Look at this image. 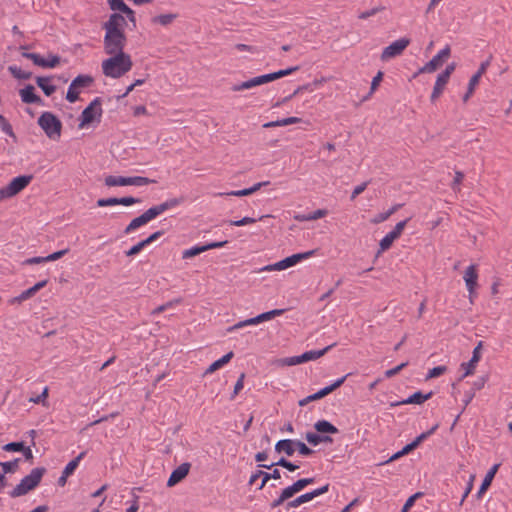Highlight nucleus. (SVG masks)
Returning a JSON list of instances; mask_svg holds the SVG:
<instances>
[{
	"instance_id": "58",
	"label": "nucleus",
	"mask_w": 512,
	"mask_h": 512,
	"mask_svg": "<svg viewBox=\"0 0 512 512\" xmlns=\"http://www.w3.org/2000/svg\"><path fill=\"white\" fill-rule=\"evenodd\" d=\"M407 365H408V362H403V363L399 364L398 366H396V367H394L392 369L387 370L385 372V376L387 378H391V377L395 376L396 374H398Z\"/></svg>"
},
{
	"instance_id": "57",
	"label": "nucleus",
	"mask_w": 512,
	"mask_h": 512,
	"mask_svg": "<svg viewBox=\"0 0 512 512\" xmlns=\"http://www.w3.org/2000/svg\"><path fill=\"white\" fill-rule=\"evenodd\" d=\"M383 10H384V7H382V6L375 7V8H372L370 10H367V11H364V12L360 13L358 17L360 19L365 20V19H367V18H369L371 16L376 15L378 12L383 11Z\"/></svg>"
},
{
	"instance_id": "62",
	"label": "nucleus",
	"mask_w": 512,
	"mask_h": 512,
	"mask_svg": "<svg viewBox=\"0 0 512 512\" xmlns=\"http://www.w3.org/2000/svg\"><path fill=\"white\" fill-rule=\"evenodd\" d=\"M47 397H48V387H45L43 392L40 395H38L34 398H30L29 401L34 402L36 404H39V403L44 404Z\"/></svg>"
},
{
	"instance_id": "56",
	"label": "nucleus",
	"mask_w": 512,
	"mask_h": 512,
	"mask_svg": "<svg viewBox=\"0 0 512 512\" xmlns=\"http://www.w3.org/2000/svg\"><path fill=\"white\" fill-rule=\"evenodd\" d=\"M144 247H146V245L142 240L138 242L136 245L132 246L128 251L125 252V254L128 257L134 256L138 254Z\"/></svg>"
},
{
	"instance_id": "23",
	"label": "nucleus",
	"mask_w": 512,
	"mask_h": 512,
	"mask_svg": "<svg viewBox=\"0 0 512 512\" xmlns=\"http://www.w3.org/2000/svg\"><path fill=\"white\" fill-rule=\"evenodd\" d=\"M48 283V279H45V280H42L38 283H36L34 286L30 287L29 289L23 291L17 298L16 300L18 302H22L24 300H27L29 299L30 297H32L33 295H35L40 289H42L43 287H45Z\"/></svg>"
},
{
	"instance_id": "47",
	"label": "nucleus",
	"mask_w": 512,
	"mask_h": 512,
	"mask_svg": "<svg viewBox=\"0 0 512 512\" xmlns=\"http://www.w3.org/2000/svg\"><path fill=\"white\" fill-rule=\"evenodd\" d=\"M446 371H447L446 366H443V365L436 366L429 370L428 374L426 375V380L439 377V376L443 375Z\"/></svg>"
},
{
	"instance_id": "24",
	"label": "nucleus",
	"mask_w": 512,
	"mask_h": 512,
	"mask_svg": "<svg viewBox=\"0 0 512 512\" xmlns=\"http://www.w3.org/2000/svg\"><path fill=\"white\" fill-rule=\"evenodd\" d=\"M295 265V259L293 258V255L288 256L274 264L267 265L263 268V270L266 271H273V270H284L291 266Z\"/></svg>"
},
{
	"instance_id": "20",
	"label": "nucleus",
	"mask_w": 512,
	"mask_h": 512,
	"mask_svg": "<svg viewBox=\"0 0 512 512\" xmlns=\"http://www.w3.org/2000/svg\"><path fill=\"white\" fill-rule=\"evenodd\" d=\"M500 463H497V464H494L490 469L489 471L486 473L483 481H482V484L477 492V498L480 499L482 494L485 493V491L489 488V486L491 485L494 477H495V474L497 473L499 467H500Z\"/></svg>"
},
{
	"instance_id": "38",
	"label": "nucleus",
	"mask_w": 512,
	"mask_h": 512,
	"mask_svg": "<svg viewBox=\"0 0 512 512\" xmlns=\"http://www.w3.org/2000/svg\"><path fill=\"white\" fill-rule=\"evenodd\" d=\"M278 365L280 366H294L298 364L304 363L302 354L299 356H292V357H286L279 359L277 361Z\"/></svg>"
},
{
	"instance_id": "11",
	"label": "nucleus",
	"mask_w": 512,
	"mask_h": 512,
	"mask_svg": "<svg viewBox=\"0 0 512 512\" xmlns=\"http://www.w3.org/2000/svg\"><path fill=\"white\" fill-rule=\"evenodd\" d=\"M349 375L350 374L344 375L343 377L337 379L331 385L326 386V387L320 389L318 392L311 394V395L305 397L304 399L300 400L299 406H305L312 401L319 400V399L327 396L328 394L332 393L333 391H335L337 388H339L345 382V380L347 379V377Z\"/></svg>"
},
{
	"instance_id": "25",
	"label": "nucleus",
	"mask_w": 512,
	"mask_h": 512,
	"mask_svg": "<svg viewBox=\"0 0 512 512\" xmlns=\"http://www.w3.org/2000/svg\"><path fill=\"white\" fill-rule=\"evenodd\" d=\"M51 77H36V83L46 96H51L56 91V86L50 84Z\"/></svg>"
},
{
	"instance_id": "54",
	"label": "nucleus",
	"mask_w": 512,
	"mask_h": 512,
	"mask_svg": "<svg viewBox=\"0 0 512 512\" xmlns=\"http://www.w3.org/2000/svg\"><path fill=\"white\" fill-rule=\"evenodd\" d=\"M305 439L309 444L313 446H316L321 443V435L313 432H307L305 435Z\"/></svg>"
},
{
	"instance_id": "44",
	"label": "nucleus",
	"mask_w": 512,
	"mask_h": 512,
	"mask_svg": "<svg viewBox=\"0 0 512 512\" xmlns=\"http://www.w3.org/2000/svg\"><path fill=\"white\" fill-rule=\"evenodd\" d=\"M479 80H480V78H478V75H473L470 78L467 92L463 96L464 102H466L471 97V95L473 94V92L475 90L476 85L479 83Z\"/></svg>"
},
{
	"instance_id": "59",
	"label": "nucleus",
	"mask_w": 512,
	"mask_h": 512,
	"mask_svg": "<svg viewBox=\"0 0 512 512\" xmlns=\"http://www.w3.org/2000/svg\"><path fill=\"white\" fill-rule=\"evenodd\" d=\"M455 68H456V64L450 63L446 66L445 70L442 71L439 75L442 78H445L446 80L449 81V78H450L451 74L454 72Z\"/></svg>"
},
{
	"instance_id": "40",
	"label": "nucleus",
	"mask_w": 512,
	"mask_h": 512,
	"mask_svg": "<svg viewBox=\"0 0 512 512\" xmlns=\"http://www.w3.org/2000/svg\"><path fill=\"white\" fill-rule=\"evenodd\" d=\"M203 252H205L204 245H202V246H194V247H191L189 249L184 250L183 253H182V258L183 259H189V258L197 256V255H199V254H201Z\"/></svg>"
},
{
	"instance_id": "22",
	"label": "nucleus",
	"mask_w": 512,
	"mask_h": 512,
	"mask_svg": "<svg viewBox=\"0 0 512 512\" xmlns=\"http://www.w3.org/2000/svg\"><path fill=\"white\" fill-rule=\"evenodd\" d=\"M275 451L278 453H285L287 456H292L295 452L294 440L283 439L275 444Z\"/></svg>"
},
{
	"instance_id": "21",
	"label": "nucleus",
	"mask_w": 512,
	"mask_h": 512,
	"mask_svg": "<svg viewBox=\"0 0 512 512\" xmlns=\"http://www.w3.org/2000/svg\"><path fill=\"white\" fill-rule=\"evenodd\" d=\"M433 395V392L430 391L427 394H423L421 391H417L409 396L407 399L397 402L395 405H405V404H422L426 400L430 399Z\"/></svg>"
},
{
	"instance_id": "4",
	"label": "nucleus",
	"mask_w": 512,
	"mask_h": 512,
	"mask_svg": "<svg viewBox=\"0 0 512 512\" xmlns=\"http://www.w3.org/2000/svg\"><path fill=\"white\" fill-rule=\"evenodd\" d=\"M46 473L44 467H36L31 472L21 479L20 483L9 493L11 498H17L26 495L31 490L35 489L42 480L43 475Z\"/></svg>"
},
{
	"instance_id": "2",
	"label": "nucleus",
	"mask_w": 512,
	"mask_h": 512,
	"mask_svg": "<svg viewBox=\"0 0 512 512\" xmlns=\"http://www.w3.org/2000/svg\"><path fill=\"white\" fill-rule=\"evenodd\" d=\"M133 62L129 54L125 52L113 54L112 57L102 62L103 74L110 78H120L131 70Z\"/></svg>"
},
{
	"instance_id": "39",
	"label": "nucleus",
	"mask_w": 512,
	"mask_h": 512,
	"mask_svg": "<svg viewBox=\"0 0 512 512\" xmlns=\"http://www.w3.org/2000/svg\"><path fill=\"white\" fill-rule=\"evenodd\" d=\"M22 56L26 59L31 60L35 65L45 68L46 59L41 57L39 54L32 52H23Z\"/></svg>"
},
{
	"instance_id": "26",
	"label": "nucleus",
	"mask_w": 512,
	"mask_h": 512,
	"mask_svg": "<svg viewBox=\"0 0 512 512\" xmlns=\"http://www.w3.org/2000/svg\"><path fill=\"white\" fill-rule=\"evenodd\" d=\"M234 356V353L232 351L228 352L224 356H222L220 359L214 361L204 372V375L211 374L215 372L216 370L220 369L222 366L227 364Z\"/></svg>"
},
{
	"instance_id": "41",
	"label": "nucleus",
	"mask_w": 512,
	"mask_h": 512,
	"mask_svg": "<svg viewBox=\"0 0 512 512\" xmlns=\"http://www.w3.org/2000/svg\"><path fill=\"white\" fill-rule=\"evenodd\" d=\"M19 461H20V459L16 458L13 461L0 462V465L4 472L3 474L14 473L18 469Z\"/></svg>"
},
{
	"instance_id": "64",
	"label": "nucleus",
	"mask_w": 512,
	"mask_h": 512,
	"mask_svg": "<svg viewBox=\"0 0 512 512\" xmlns=\"http://www.w3.org/2000/svg\"><path fill=\"white\" fill-rule=\"evenodd\" d=\"M163 234H164V231H162V230L156 231L153 234H151L149 237L144 239L143 242L147 246V245L151 244L152 242H154L155 240H157L158 238H160Z\"/></svg>"
},
{
	"instance_id": "35",
	"label": "nucleus",
	"mask_w": 512,
	"mask_h": 512,
	"mask_svg": "<svg viewBox=\"0 0 512 512\" xmlns=\"http://www.w3.org/2000/svg\"><path fill=\"white\" fill-rule=\"evenodd\" d=\"M86 452H81L76 458L71 460L62 471L65 476H70L74 473L75 469L78 467L80 460L85 456Z\"/></svg>"
},
{
	"instance_id": "17",
	"label": "nucleus",
	"mask_w": 512,
	"mask_h": 512,
	"mask_svg": "<svg viewBox=\"0 0 512 512\" xmlns=\"http://www.w3.org/2000/svg\"><path fill=\"white\" fill-rule=\"evenodd\" d=\"M190 468L191 464L189 462H185L174 469L167 481V486L173 487L181 482L188 475Z\"/></svg>"
},
{
	"instance_id": "52",
	"label": "nucleus",
	"mask_w": 512,
	"mask_h": 512,
	"mask_svg": "<svg viewBox=\"0 0 512 512\" xmlns=\"http://www.w3.org/2000/svg\"><path fill=\"white\" fill-rule=\"evenodd\" d=\"M109 5L112 10L128 11V6L123 0H109Z\"/></svg>"
},
{
	"instance_id": "53",
	"label": "nucleus",
	"mask_w": 512,
	"mask_h": 512,
	"mask_svg": "<svg viewBox=\"0 0 512 512\" xmlns=\"http://www.w3.org/2000/svg\"><path fill=\"white\" fill-rule=\"evenodd\" d=\"M256 221L257 220L252 217H243L240 220H230L228 223L233 226H244V225H248V224H253Z\"/></svg>"
},
{
	"instance_id": "63",
	"label": "nucleus",
	"mask_w": 512,
	"mask_h": 512,
	"mask_svg": "<svg viewBox=\"0 0 512 512\" xmlns=\"http://www.w3.org/2000/svg\"><path fill=\"white\" fill-rule=\"evenodd\" d=\"M50 59L46 60L45 68H54L60 63V57L57 55H50Z\"/></svg>"
},
{
	"instance_id": "31",
	"label": "nucleus",
	"mask_w": 512,
	"mask_h": 512,
	"mask_svg": "<svg viewBox=\"0 0 512 512\" xmlns=\"http://www.w3.org/2000/svg\"><path fill=\"white\" fill-rule=\"evenodd\" d=\"M314 483V478H301L295 481L292 485L288 486L287 488L291 492V494L294 496L296 493L303 490L306 486Z\"/></svg>"
},
{
	"instance_id": "28",
	"label": "nucleus",
	"mask_w": 512,
	"mask_h": 512,
	"mask_svg": "<svg viewBox=\"0 0 512 512\" xmlns=\"http://www.w3.org/2000/svg\"><path fill=\"white\" fill-rule=\"evenodd\" d=\"M314 428L319 433L336 434L339 432L338 428L327 420H319L314 424Z\"/></svg>"
},
{
	"instance_id": "30",
	"label": "nucleus",
	"mask_w": 512,
	"mask_h": 512,
	"mask_svg": "<svg viewBox=\"0 0 512 512\" xmlns=\"http://www.w3.org/2000/svg\"><path fill=\"white\" fill-rule=\"evenodd\" d=\"M273 466H281L283 468H286L288 471H295L299 468L298 465L292 463L291 461L287 460L284 457H281L277 462L271 463V464H261L260 467L271 469Z\"/></svg>"
},
{
	"instance_id": "33",
	"label": "nucleus",
	"mask_w": 512,
	"mask_h": 512,
	"mask_svg": "<svg viewBox=\"0 0 512 512\" xmlns=\"http://www.w3.org/2000/svg\"><path fill=\"white\" fill-rule=\"evenodd\" d=\"M177 14L174 13H168V14H161L153 17L151 19L152 23L154 24H160L162 26H168L170 25L176 18Z\"/></svg>"
},
{
	"instance_id": "10",
	"label": "nucleus",
	"mask_w": 512,
	"mask_h": 512,
	"mask_svg": "<svg viewBox=\"0 0 512 512\" xmlns=\"http://www.w3.org/2000/svg\"><path fill=\"white\" fill-rule=\"evenodd\" d=\"M410 39L408 38H400L394 42H392L389 46L385 47L381 53V60L388 61L392 58L400 56L404 50L409 46Z\"/></svg>"
},
{
	"instance_id": "32",
	"label": "nucleus",
	"mask_w": 512,
	"mask_h": 512,
	"mask_svg": "<svg viewBox=\"0 0 512 512\" xmlns=\"http://www.w3.org/2000/svg\"><path fill=\"white\" fill-rule=\"evenodd\" d=\"M448 83V80L445 78H442L440 75L437 76L432 94H431V101L434 102L439 96L442 94L444 87Z\"/></svg>"
},
{
	"instance_id": "50",
	"label": "nucleus",
	"mask_w": 512,
	"mask_h": 512,
	"mask_svg": "<svg viewBox=\"0 0 512 512\" xmlns=\"http://www.w3.org/2000/svg\"><path fill=\"white\" fill-rule=\"evenodd\" d=\"M383 76H384V73L382 71H378V73L373 77L372 82H371L370 92H369L368 96L365 97V99H368V97L374 93V91L377 89L380 82L382 81Z\"/></svg>"
},
{
	"instance_id": "13",
	"label": "nucleus",
	"mask_w": 512,
	"mask_h": 512,
	"mask_svg": "<svg viewBox=\"0 0 512 512\" xmlns=\"http://www.w3.org/2000/svg\"><path fill=\"white\" fill-rule=\"evenodd\" d=\"M451 49L447 45L445 48L440 50L429 62L421 67L418 73H432L436 71L445 60L450 57Z\"/></svg>"
},
{
	"instance_id": "46",
	"label": "nucleus",
	"mask_w": 512,
	"mask_h": 512,
	"mask_svg": "<svg viewBox=\"0 0 512 512\" xmlns=\"http://www.w3.org/2000/svg\"><path fill=\"white\" fill-rule=\"evenodd\" d=\"M438 428V425L436 424L433 426L430 430L421 433L419 436H417L412 442L417 448L424 440H426L430 435H432Z\"/></svg>"
},
{
	"instance_id": "43",
	"label": "nucleus",
	"mask_w": 512,
	"mask_h": 512,
	"mask_svg": "<svg viewBox=\"0 0 512 512\" xmlns=\"http://www.w3.org/2000/svg\"><path fill=\"white\" fill-rule=\"evenodd\" d=\"M295 450L297 449L299 454L302 456H310L314 453V450L309 448L304 442L300 440H294Z\"/></svg>"
},
{
	"instance_id": "14",
	"label": "nucleus",
	"mask_w": 512,
	"mask_h": 512,
	"mask_svg": "<svg viewBox=\"0 0 512 512\" xmlns=\"http://www.w3.org/2000/svg\"><path fill=\"white\" fill-rule=\"evenodd\" d=\"M329 486L330 485L327 483L320 488H317L311 492H307L305 494L300 495L299 497L295 498L294 500L287 502L286 509L289 510L290 508H296V507L300 506L301 504L306 503V502L314 499L315 497H318V496L328 492Z\"/></svg>"
},
{
	"instance_id": "1",
	"label": "nucleus",
	"mask_w": 512,
	"mask_h": 512,
	"mask_svg": "<svg viewBox=\"0 0 512 512\" xmlns=\"http://www.w3.org/2000/svg\"><path fill=\"white\" fill-rule=\"evenodd\" d=\"M125 25L126 20L119 13L111 14L109 20L104 23L103 28L106 32L104 36V49L107 54L113 55L124 52L126 44Z\"/></svg>"
},
{
	"instance_id": "7",
	"label": "nucleus",
	"mask_w": 512,
	"mask_h": 512,
	"mask_svg": "<svg viewBox=\"0 0 512 512\" xmlns=\"http://www.w3.org/2000/svg\"><path fill=\"white\" fill-rule=\"evenodd\" d=\"M104 183L108 187L114 186H144L152 183H156V180L150 179L143 176H133V177H124V176H113L109 175L105 178Z\"/></svg>"
},
{
	"instance_id": "3",
	"label": "nucleus",
	"mask_w": 512,
	"mask_h": 512,
	"mask_svg": "<svg viewBox=\"0 0 512 512\" xmlns=\"http://www.w3.org/2000/svg\"><path fill=\"white\" fill-rule=\"evenodd\" d=\"M298 70H299V66H294V67H289L287 69L279 70V71H276L273 73L260 75V76L254 77L252 79H249L247 81H244L240 84H236V85L232 86L231 89H232V91H235V92L246 90V89H251L253 87H256V86H259L262 84H266L268 82H271V81L277 80L279 78H282L284 76L290 75L293 72L298 71Z\"/></svg>"
},
{
	"instance_id": "6",
	"label": "nucleus",
	"mask_w": 512,
	"mask_h": 512,
	"mask_svg": "<svg viewBox=\"0 0 512 512\" xmlns=\"http://www.w3.org/2000/svg\"><path fill=\"white\" fill-rule=\"evenodd\" d=\"M33 175H20L11 180V182L0 189V202L3 199L13 197L24 190L32 181Z\"/></svg>"
},
{
	"instance_id": "55",
	"label": "nucleus",
	"mask_w": 512,
	"mask_h": 512,
	"mask_svg": "<svg viewBox=\"0 0 512 512\" xmlns=\"http://www.w3.org/2000/svg\"><path fill=\"white\" fill-rule=\"evenodd\" d=\"M244 379H245V374L241 373V375L239 376L237 382L235 383L234 390H233V393L231 395V399H234V397L243 389Z\"/></svg>"
},
{
	"instance_id": "34",
	"label": "nucleus",
	"mask_w": 512,
	"mask_h": 512,
	"mask_svg": "<svg viewBox=\"0 0 512 512\" xmlns=\"http://www.w3.org/2000/svg\"><path fill=\"white\" fill-rule=\"evenodd\" d=\"M148 219L146 218V216L143 214H141L140 216L134 218L125 228L124 232L126 234L130 233L131 231L139 228L140 226L148 223Z\"/></svg>"
},
{
	"instance_id": "29",
	"label": "nucleus",
	"mask_w": 512,
	"mask_h": 512,
	"mask_svg": "<svg viewBox=\"0 0 512 512\" xmlns=\"http://www.w3.org/2000/svg\"><path fill=\"white\" fill-rule=\"evenodd\" d=\"M268 184H269V181L259 182V183H256L255 185H253L250 188H246V189H242V190H236V191H231V192L227 193L226 195L237 196V197L248 196V195H251L252 193L258 191L262 186H266Z\"/></svg>"
},
{
	"instance_id": "19",
	"label": "nucleus",
	"mask_w": 512,
	"mask_h": 512,
	"mask_svg": "<svg viewBox=\"0 0 512 512\" xmlns=\"http://www.w3.org/2000/svg\"><path fill=\"white\" fill-rule=\"evenodd\" d=\"M35 88L31 84L26 85L19 91L21 100L26 104H43L42 99L35 94Z\"/></svg>"
},
{
	"instance_id": "27",
	"label": "nucleus",
	"mask_w": 512,
	"mask_h": 512,
	"mask_svg": "<svg viewBox=\"0 0 512 512\" xmlns=\"http://www.w3.org/2000/svg\"><path fill=\"white\" fill-rule=\"evenodd\" d=\"M336 343H333L331 345H328L327 347L321 349V350H311L306 351L302 354L304 362H308L311 360H316L322 356H324L332 347H334Z\"/></svg>"
},
{
	"instance_id": "45",
	"label": "nucleus",
	"mask_w": 512,
	"mask_h": 512,
	"mask_svg": "<svg viewBox=\"0 0 512 512\" xmlns=\"http://www.w3.org/2000/svg\"><path fill=\"white\" fill-rule=\"evenodd\" d=\"M438 428V425L436 424L433 426L430 430L421 433L419 436H417L412 442L417 448L424 440H426L430 435H432Z\"/></svg>"
},
{
	"instance_id": "18",
	"label": "nucleus",
	"mask_w": 512,
	"mask_h": 512,
	"mask_svg": "<svg viewBox=\"0 0 512 512\" xmlns=\"http://www.w3.org/2000/svg\"><path fill=\"white\" fill-rule=\"evenodd\" d=\"M464 281L469 294H474L477 287L478 273L476 265L472 264L467 267L464 273Z\"/></svg>"
},
{
	"instance_id": "36",
	"label": "nucleus",
	"mask_w": 512,
	"mask_h": 512,
	"mask_svg": "<svg viewBox=\"0 0 512 512\" xmlns=\"http://www.w3.org/2000/svg\"><path fill=\"white\" fill-rule=\"evenodd\" d=\"M8 69H9L10 73L12 74V76L16 79L28 80L32 77V72L24 71L17 66H9Z\"/></svg>"
},
{
	"instance_id": "37",
	"label": "nucleus",
	"mask_w": 512,
	"mask_h": 512,
	"mask_svg": "<svg viewBox=\"0 0 512 512\" xmlns=\"http://www.w3.org/2000/svg\"><path fill=\"white\" fill-rule=\"evenodd\" d=\"M293 495L291 494V492L289 491V489L286 487L282 490L280 496L273 500L271 503H270V507L271 509H275L277 507H279L280 505H282L285 501H287L288 499L292 498Z\"/></svg>"
},
{
	"instance_id": "61",
	"label": "nucleus",
	"mask_w": 512,
	"mask_h": 512,
	"mask_svg": "<svg viewBox=\"0 0 512 512\" xmlns=\"http://www.w3.org/2000/svg\"><path fill=\"white\" fill-rule=\"evenodd\" d=\"M368 185V182H363L361 183L360 185L356 186L354 188V190L352 191V194L350 196V199L351 200H354L358 195H360L361 193L364 192V190L366 189Z\"/></svg>"
},
{
	"instance_id": "5",
	"label": "nucleus",
	"mask_w": 512,
	"mask_h": 512,
	"mask_svg": "<svg viewBox=\"0 0 512 512\" xmlns=\"http://www.w3.org/2000/svg\"><path fill=\"white\" fill-rule=\"evenodd\" d=\"M38 125L50 139L58 138L61 135L62 123L51 112H43L38 118Z\"/></svg>"
},
{
	"instance_id": "48",
	"label": "nucleus",
	"mask_w": 512,
	"mask_h": 512,
	"mask_svg": "<svg viewBox=\"0 0 512 512\" xmlns=\"http://www.w3.org/2000/svg\"><path fill=\"white\" fill-rule=\"evenodd\" d=\"M256 324H259V321H257V316L236 323L235 325L229 327L228 331L231 332V331H234L236 329L242 328V327L247 326V325H256Z\"/></svg>"
},
{
	"instance_id": "8",
	"label": "nucleus",
	"mask_w": 512,
	"mask_h": 512,
	"mask_svg": "<svg viewBox=\"0 0 512 512\" xmlns=\"http://www.w3.org/2000/svg\"><path fill=\"white\" fill-rule=\"evenodd\" d=\"M94 83V78L91 75L80 74L75 77L66 94V100L74 103L79 99V94L82 89L90 87Z\"/></svg>"
},
{
	"instance_id": "16",
	"label": "nucleus",
	"mask_w": 512,
	"mask_h": 512,
	"mask_svg": "<svg viewBox=\"0 0 512 512\" xmlns=\"http://www.w3.org/2000/svg\"><path fill=\"white\" fill-rule=\"evenodd\" d=\"M482 347H483V342L482 341L478 342L476 347L473 349L472 357L469 360V362H464L461 364V367L465 370V373L461 376L460 380L465 378L466 376L474 373L476 364L481 359Z\"/></svg>"
},
{
	"instance_id": "49",
	"label": "nucleus",
	"mask_w": 512,
	"mask_h": 512,
	"mask_svg": "<svg viewBox=\"0 0 512 512\" xmlns=\"http://www.w3.org/2000/svg\"><path fill=\"white\" fill-rule=\"evenodd\" d=\"M183 202V198H171L159 204L163 211L174 208Z\"/></svg>"
},
{
	"instance_id": "15",
	"label": "nucleus",
	"mask_w": 512,
	"mask_h": 512,
	"mask_svg": "<svg viewBox=\"0 0 512 512\" xmlns=\"http://www.w3.org/2000/svg\"><path fill=\"white\" fill-rule=\"evenodd\" d=\"M141 199L134 198L132 196L127 197H111V198H101L97 200L98 207H107V206H115V205H123V206H131L137 203H140Z\"/></svg>"
},
{
	"instance_id": "42",
	"label": "nucleus",
	"mask_w": 512,
	"mask_h": 512,
	"mask_svg": "<svg viewBox=\"0 0 512 512\" xmlns=\"http://www.w3.org/2000/svg\"><path fill=\"white\" fill-rule=\"evenodd\" d=\"M0 128L6 135H8L14 139L16 138V135L13 132L11 124L8 122V120L2 114H0Z\"/></svg>"
},
{
	"instance_id": "12",
	"label": "nucleus",
	"mask_w": 512,
	"mask_h": 512,
	"mask_svg": "<svg viewBox=\"0 0 512 512\" xmlns=\"http://www.w3.org/2000/svg\"><path fill=\"white\" fill-rule=\"evenodd\" d=\"M410 218H407L403 221H400L398 222L395 227L393 228L392 231H390L388 234H386L384 236V238H382V240L380 241V249L378 251V254H380L381 252H384L386 250H388L391 245L393 244V242L398 239L404 228L406 227L407 223L409 222Z\"/></svg>"
},
{
	"instance_id": "60",
	"label": "nucleus",
	"mask_w": 512,
	"mask_h": 512,
	"mask_svg": "<svg viewBox=\"0 0 512 512\" xmlns=\"http://www.w3.org/2000/svg\"><path fill=\"white\" fill-rule=\"evenodd\" d=\"M314 254H315V250H310V251L303 252V253L293 254V258L295 259V264H297L301 260H304V259H307V258L311 257Z\"/></svg>"
},
{
	"instance_id": "51",
	"label": "nucleus",
	"mask_w": 512,
	"mask_h": 512,
	"mask_svg": "<svg viewBox=\"0 0 512 512\" xmlns=\"http://www.w3.org/2000/svg\"><path fill=\"white\" fill-rule=\"evenodd\" d=\"M3 450L7 452H21L24 450L23 442H10L3 446Z\"/></svg>"
},
{
	"instance_id": "9",
	"label": "nucleus",
	"mask_w": 512,
	"mask_h": 512,
	"mask_svg": "<svg viewBox=\"0 0 512 512\" xmlns=\"http://www.w3.org/2000/svg\"><path fill=\"white\" fill-rule=\"evenodd\" d=\"M102 100L100 97H96L81 113L80 115V123L78 125L79 128H83L86 125H89L93 121L100 122L102 116Z\"/></svg>"
}]
</instances>
